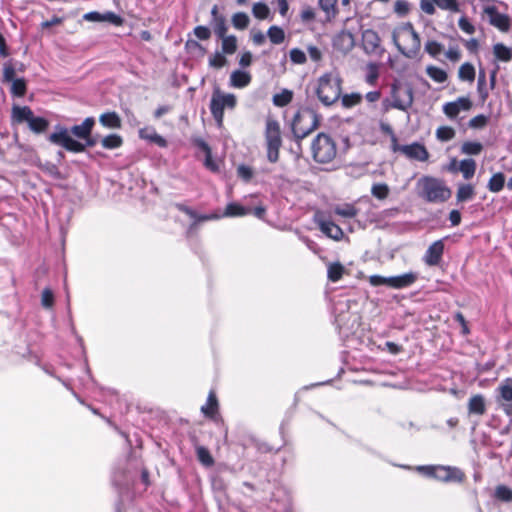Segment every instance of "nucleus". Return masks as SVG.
<instances>
[{"instance_id":"1","label":"nucleus","mask_w":512,"mask_h":512,"mask_svg":"<svg viewBox=\"0 0 512 512\" xmlns=\"http://www.w3.org/2000/svg\"><path fill=\"white\" fill-rule=\"evenodd\" d=\"M392 39L398 51L405 57L414 59L421 49L419 34L411 22L403 23L392 33Z\"/></svg>"},{"instance_id":"2","label":"nucleus","mask_w":512,"mask_h":512,"mask_svg":"<svg viewBox=\"0 0 512 512\" xmlns=\"http://www.w3.org/2000/svg\"><path fill=\"white\" fill-rule=\"evenodd\" d=\"M47 140L54 145L64 148L68 152L82 153L87 147H94L97 144V138L92 136V133L83 140L84 143L75 140L69 135L67 127L60 124L55 126V131L48 135Z\"/></svg>"},{"instance_id":"3","label":"nucleus","mask_w":512,"mask_h":512,"mask_svg":"<svg viewBox=\"0 0 512 512\" xmlns=\"http://www.w3.org/2000/svg\"><path fill=\"white\" fill-rule=\"evenodd\" d=\"M342 79L338 74L327 72L321 75L315 89L319 101L325 106H331L341 97Z\"/></svg>"},{"instance_id":"4","label":"nucleus","mask_w":512,"mask_h":512,"mask_svg":"<svg viewBox=\"0 0 512 512\" xmlns=\"http://www.w3.org/2000/svg\"><path fill=\"white\" fill-rule=\"evenodd\" d=\"M419 196L431 203H442L451 197V189L437 178L424 176L418 181Z\"/></svg>"},{"instance_id":"5","label":"nucleus","mask_w":512,"mask_h":512,"mask_svg":"<svg viewBox=\"0 0 512 512\" xmlns=\"http://www.w3.org/2000/svg\"><path fill=\"white\" fill-rule=\"evenodd\" d=\"M319 125V116L312 109L298 111L292 120V132L297 140H301L314 131Z\"/></svg>"},{"instance_id":"6","label":"nucleus","mask_w":512,"mask_h":512,"mask_svg":"<svg viewBox=\"0 0 512 512\" xmlns=\"http://www.w3.org/2000/svg\"><path fill=\"white\" fill-rule=\"evenodd\" d=\"M265 147L267 160L276 163L279 160V150L282 146L281 128L277 120L268 118L265 127Z\"/></svg>"},{"instance_id":"7","label":"nucleus","mask_w":512,"mask_h":512,"mask_svg":"<svg viewBox=\"0 0 512 512\" xmlns=\"http://www.w3.org/2000/svg\"><path fill=\"white\" fill-rule=\"evenodd\" d=\"M236 104L237 99L234 94L223 93L218 87L214 89L209 108L218 127L223 124L224 109L232 110L236 107Z\"/></svg>"},{"instance_id":"8","label":"nucleus","mask_w":512,"mask_h":512,"mask_svg":"<svg viewBox=\"0 0 512 512\" xmlns=\"http://www.w3.org/2000/svg\"><path fill=\"white\" fill-rule=\"evenodd\" d=\"M312 155L318 163L331 162L337 153L336 144L332 138L325 134L319 133L312 142Z\"/></svg>"},{"instance_id":"9","label":"nucleus","mask_w":512,"mask_h":512,"mask_svg":"<svg viewBox=\"0 0 512 512\" xmlns=\"http://www.w3.org/2000/svg\"><path fill=\"white\" fill-rule=\"evenodd\" d=\"M417 470L427 477L434 478L442 482H462L464 479L463 472L455 467L427 465L418 466Z\"/></svg>"},{"instance_id":"10","label":"nucleus","mask_w":512,"mask_h":512,"mask_svg":"<svg viewBox=\"0 0 512 512\" xmlns=\"http://www.w3.org/2000/svg\"><path fill=\"white\" fill-rule=\"evenodd\" d=\"M418 278L417 273L407 272L401 275L384 277L381 275H371L369 283L372 286L386 285L393 289H404L412 286Z\"/></svg>"},{"instance_id":"11","label":"nucleus","mask_w":512,"mask_h":512,"mask_svg":"<svg viewBox=\"0 0 512 512\" xmlns=\"http://www.w3.org/2000/svg\"><path fill=\"white\" fill-rule=\"evenodd\" d=\"M345 308H348V305L344 302H339L335 306V324L339 334L342 336H348L358 325V317L348 310L345 311Z\"/></svg>"},{"instance_id":"12","label":"nucleus","mask_w":512,"mask_h":512,"mask_svg":"<svg viewBox=\"0 0 512 512\" xmlns=\"http://www.w3.org/2000/svg\"><path fill=\"white\" fill-rule=\"evenodd\" d=\"M391 97L392 108L407 111L413 104V89L408 85L403 86L400 83H393L391 86Z\"/></svg>"},{"instance_id":"13","label":"nucleus","mask_w":512,"mask_h":512,"mask_svg":"<svg viewBox=\"0 0 512 512\" xmlns=\"http://www.w3.org/2000/svg\"><path fill=\"white\" fill-rule=\"evenodd\" d=\"M497 392V403L507 416H512V378L504 379Z\"/></svg>"},{"instance_id":"14","label":"nucleus","mask_w":512,"mask_h":512,"mask_svg":"<svg viewBox=\"0 0 512 512\" xmlns=\"http://www.w3.org/2000/svg\"><path fill=\"white\" fill-rule=\"evenodd\" d=\"M314 222L321 232L331 239L340 240L344 235L342 229L334 222L326 219L323 214H315Z\"/></svg>"},{"instance_id":"15","label":"nucleus","mask_w":512,"mask_h":512,"mask_svg":"<svg viewBox=\"0 0 512 512\" xmlns=\"http://www.w3.org/2000/svg\"><path fill=\"white\" fill-rule=\"evenodd\" d=\"M444 238L434 241L426 250L423 261L428 266H437L442 260L444 253Z\"/></svg>"},{"instance_id":"16","label":"nucleus","mask_w":512,"mask_h":512,"mask_svg":"<svg viewBox=\"0 0 512 512\" xmlns=\"http://www.w3.org/2000/svg\"><path fill=\"white\" fill-rule=\"evenodd\" d=\"M397 148V151H401L405 156H407L410 159L424 162L429 158V153L425 146L418 142L402 146H399L397 144Z\"/></svg>"},{"instance_id":"17","label":"nucleus","mask_w":512,"mask_h":512,"mask_svg":"<svg viewBox=\"0 0 512 512\" xmlns=\"http://www.w3.org/2000/svg\"><path fill=\"white\" fill-rule=\"evenodd\" d=\"M472 106V102L468 97H459L455 101L447 102L443 105L444 114L454 119L461 111H468Z\"/></svg>"},{"instance_id":"18","label":"nucleus","mask_w":512,"mask_h":512,"mask_svg":"<svg viewBox=\"0 0 512 512\" xmlns=\"http://www.w3.org/2000/svg\"><path fill=\"white\" fill-rule=\"evenodd\" d=\"M381 39L373 29H366L362 32V47L366 54H376L380 49Z\"/></svg>"},{"instance_id":"19","label":"nucleus","mask_w":512,"mask_h":512,"mask_svg":"<svg viewBox=\"0 0 512 512\" xmlns=\"http://www.w3.org/2000/svg\"><path fill=\"white\" fill-rule=\"evenodd\" d=\"M486 13L489 15L490 24L499 30L506 32L510 28V20L506 14L499 13L496 7H488Z\"/></svg>"},{"instance_id":"20","label":"nucleus","mask_w":512,"mask_h":512,"mask_svg":"<svg viewBox=\"0 0 512 512\" xmlns=\"http://www.w3.org/2000/svg\"><path fill=\"white\" fill-rule=\"evenodd\" d=\"M95 125L94 117H87L81 124L72 126L69 130V135L72 134L76 138L83 140L87 138L91 133Z\"/></svg>"},{"instance_id":"21","label":"nucleus","mask_w":512,"mask_h":512,"mask_svg":"<svg viewBox=\"0 0 512 512\" xmlns=\"http://www.w3.org/2000/svg\"><path fill=\"white\" fill-rule=\"evenodd\" d=\"M184 211L189 217L194 219V222L189 226L188 233H191L194 229H196L197 224L204 221L210 220H218L221 218L218 213H210V214H198L196 211L189 207L180 208Z\"/></svg>"},{"instance_id":"22","label":"nucleus","mask_w":512,"mask_h":512,"mask_svg":"<svg viewBox=\"0 0 512 512\" xmlns=\"http://www.w3.org/2000/svg\"><path fill=\"white\" fill-rule=\"evenodd\" d=\"M139 137L141 139H145L149 142H152L162 148L167 146V140L163 136L158 134L154 128L140 129Z\"/></svg>"},{"instance_id":"23","label":"nucleus","mask_w":512,"mask_h":512,"mask_svg":"<svg viewBox=\"0 0 512 512\" xmlns=\"http://www.w3.org/2000/svg\"><path fill=\"white\" fill-rule=\"evenodd\" d=\"M251 208L245 207L237 202H230L227 204L224 212L220 214L222 217H242L250 214Z\"/></svg>"},{"instance_id":"24","label":"nucleus","mask_w":512,"mask_h":512,"mask_svg":"<svg viewBox=\"0 0 512 512\" xmlns=\"http://www.w3.org/2000/svg\"><path fill=\"white\" fill-rule=\"evenodd\" d=\"M468 412L474 415H483L486 412L485 398L481 394L473 395L468 402Z\"/></svg>"},{"instance_id":"25","label":"nucleus","mask_w":512,"mask_h":512,"mask_svg":"<svg viewBox=\"0 0 512 512\" xmlns=\"http://www.w3.org/2000/svg\"><path fill=\"white\" fill-rule=\"evenodd\" d=\"M99 122L108 129H120L122 125L119 115L114 111L102 113L99 117Z\"/></svg>"},{"instance_id":"26","label":"nucleus","mask_w":512,"mask_h":512,"mask_svg":"<svg viewBox=\"0 0 512 512\" xmlns=\"http://www.w3.org/2000/svg\"><path fill=\"white\" fill-rule=\"evenodd\" d=\"M475 196V188L470 183H460L457 187L456 201L457 203H464L470 201Z\"/></svg>"},{"instance_id":"27","label":"nucleus","mask_w":512,"mask_h":512,"mask_svg":"<svg viewBox=\"0 0 512 512\" xmlns=\"http://www.w3.org/2000/svg\"><path fill=\"white\" fill-rule=\"evenodd\" d=\"M251 82V75L242 70H235L230 75V85L235 88H244Z\"/></svg>"},{"instance_id":"28","label":"nucleus","mask_w":512,"mask_h":512,"mask_svg":"<svg viewBox=\"0 0 512 512\" xmlns=\"http://www.w3.org/2000/svg\"><path fill=\"white\" fill-rule=\"evenodd\" d=\"M33 115V111L28 106L15 105L12 108V119L17 123L27 122L28 124Z\"/></svg>"},{"instance_id":"29","label":"nucleus","mask_w":512,"mask_h":512,"mask_svg":"<svg viewBox=\"0 0 512 512\" xmlns=\"http://www.w3.org/2000/svg\"><path fill=\"white\" fill-rule=\"evenodd\" d=\"M201 412L208 418H215L218 412V400L213 391L209 393L206 404L201 407Z\"/></svg>"},{"instance_id":"30","label":"nucleus","mask_w":512,"mask_h":512,"mask_svg":"<svg viewBox=\"0 0 512 512\" xmlns=\"http://www.w3.org/2000/svg\"><path fill=\"white\" fill-rule=\"evenodd\" d=\"M506 183V176L503 172L494 173L487 183V189L492 193H498L503 190Z\"/></svg>"},{"instance_id":"31","label":"nucleus","mask_w":512,"mask_h":512,"mask_svg":"<svg viewBox=\"0 0 512 512\" xmlns=\"http://www.w3.org/2000/svg\"><path fill=\"white\" fill-rule=\"evenodd\" d=\"M476 161L472 158H466L459 161V171L463 175L465 180H470L473 178L476 172Z\"/></svg>"},{"instance_id":"32","label":"nucleus","mask_w":512,"mask_h":512,"mask_svg":"<svg viewBox=\"0 0 512 512\" xmlns=\"http://www.w3.org/2000/svg\"><path fill=\"white\" fill-rule=\"evenodd\" d=\"M29 129L35 134L44 133L49 127V121L44 117L32 116L28 123Z\"/></svg>"},{"instance_id":"33","label":"nucleus","mask_w":512,"mask_h":512,"mask_svg":"<svg viewBox=\"0 0 512 512\" xmlns=\"http://www.w3.org/2000/svg\"><path fill=\"white\" fill-rule=\"evenodd\" d=\"M493 53L496 59L502 62H508L512 59V49L503 43H496L493 46Z\"/></svg>"},{"instance_id":"34","label":"nucleus","mask_w":512,"mask_h":512,"mask_svg":"<svg viewBox=\"0 0 512 512\" xmlns=\"http://www.w3.org/2000/svg\"><path fill=\"white\" fill-rule=\"evenodd\" d=\"M252 14L258 20L272 19L270 8L264 2L254 3L252 6Z\"/></svg>"},{"instance_id":"35","label":"nucleus","mask_w":512,"mask_h":512,"mask_svg":"<svg viewBox=\"0 0 512 512\" xmlns=\"http://www.w3.org/2000/svg\"><path fill=\"white\" fill-rule=\"evenodd\" d=\"M427 75L436 83L446 82L448 75L447 72L439 67L429 65L426 68Z\"/></svg>"},{"instance_id":"36","label":"nucleus","mask_w":512,"mask_h":512,"mask_svg":"<svg viewBox=\"0 0 512 512\" xmlns=\"http://www.w3.org/2000/svg\"><path fill=\"white\" fill-rule=\"evenodd\" d=\"M483 150V145L477 141H466L461 145L460 151L462 154L469 156H477Z\"/></svg>"},{"instance_id":"37","label":"nucleus","mask_w":512,"mask_h":512,"mask_svg":"<svg viewBox=\"0 0 512 512\" xmlns=\"http://www.w3.org/2000/svg\"><path fill=\"white\" fill-rule=\"evenodd\" d=\"M222 41L221 48L222 53L227 55H232L237 50V38L234 35H225V37L220 38Z\"/></svg>"},{"instance_id":"38","label":"nucleus","mask_w":512,"mask_h":512,"mask_svg":"<svg viewBox=\"0 0 512 512\" xmlns=\"http://www.w3.org/2000/svg\"><path fill=\"white\" fill-rule=\"evenodd\" d=\"M267 36L270 42L274 45H279L285 40V32L284 30L276 25H272L267 30Z\"/></svg>"},{"instance_id":"39","label":"nucleus","mask_w":512,"mask_h":512,"mask_svg":"<svg viewBox=\"0 0 512 512\" xmlns=\"http://www.w3.org/2000/svg\"><path fill=\"white\" fill-rule=\"evenodd\" d=\"M231 23L235 29L245 30L250 24V18L244 12H237L232 15Z\"/></svg>"},{"instance_id":"40","label":"nucleus","mask_w":512,"mask_h":512,"mask_svg":"<svg viewBox=\"0 0 512 512\" xmlns=\"http://www.w3.org/2000/svg\"><path fill=\"white\" fill-rule=\"evenodd\" d=\"M458 76L462 81L473 82L475 79L474 66L469 62L463 63L459 68Z\"/></svg>"},{"instance_id":"41","label":"nucleus","mask_w":512,"mask_h":512,"mask_svg":"<svg viewBox=\"0 0 512 512\" xmlns=\"http://www.w3.org/2000/svg\"><path fill=\"white\" fill-rule=\"evenodd\" d=\"M293 93L288 89H283L280 93L273 96V104L277 107H284L292 101Z\"/></svg>"},{"instance_id":"42","label":"nucleus","mask_w":512,"mask_h":512,"mask_svg":"<svg viewBox=\"0 0 512 512\" xmlns=\"http://www.w3.org/2000/svg\"><path fill=\"white\" fill-rule=\"evenodd\" d=\"M122 143V137L118 134L107 135L101 140L102 147L109 150L119 148Z\"/></svg>"},{"instance_id":"43","label":"nucleus","mask_w":512,"mask_h":512,"mask_svg":"<svg viewBox=\"0 0 512 512\" xmlns=\"http://www.w3.org/2000/svg\"><path fill=\"white\" fill-rule=\"evenodd\" d=\"M344 267L339 262L331 263L328 266L327 277L331 282H337L341 279Z\"/></svg>"},{"instance_id":"44","label":"nucleus","mask_w":512,"mask_h":512,"mask_svg":"<svg viewBox=\"0 0 512 512\" xmlns=\"http://www.w3.org/2000/svg\"><path fill=\"white\" fill-rule=\"evenodd\" d=\"M334 213L343 218H353L357 215L358 209L352 204H344L336 206Z\"/></svg>"},{"instance_id":"45","label":"nucleus","mask_w":512,"mask_h":512,"mask_svg":"<svg viewBox=\"0 0 512 512\" xmlns=\"http://www.w3.org/2000/svg\"><path fill=\"white\" fill-rule=\"evenodd\" d=\"M340 99L342 106L344 108L349 109L361 103L362 95L360 93L354 92L350 94L341 95Z\"/></svg>"},{"instance_id":"46","label":"nucleus","mask_w":512,"mask_h":512,"mask_svg":"<svg viewBox=\"0 0 512 512\" xmlns=\"http://www.w3.org/2000/svg\"><path fill=\"white\" fill-rule=\"evenodd\" d=\"M494 497L502 502H512V489L506 485H498L495 488Z\"/></svg>"},{"instance_id":"47","label":"nucleus","mask_w":512,"mask_h":512,"mask_svg":"<svg viewBox=\"0 0 512 512\" xmlns=\"http://www.w3.org/2000/svg\"><path fill=\"white\" fill-rule=\"evenodd\" d=\"M211 26L214 31V34L218 38L225 37L227 30H228V26H227L225 17H219L215 21H211Z\"/></svg>"},{"instance_id":"48","label":"nucleus","mask_w":512,"mask_h":512,"mask_svg":"<svg viewBox=\"0 0 512 512\" xmlns=\"http://www.w3.org/2000/svg\"><path fill=\"white\" fill-rule=\"evenodd\" d=\"M237 177L245 183H249L254 177V170L246 164L238 165L236 169Z\"/></svg>"},{"instance_id":"49","label":"nucleus","mask_w":512,"mask_h":512,"mask_svg":"<svg viewBox=\"0 0 512 512\" xmlns=\"http://www.w3.org/2000/svg\"><path fill=\"white\" fill-rule=\"evenodd\" d=\"M436 137L442 142H447L455 137V130L450 126H440L436 130Z\"/></svg>"},{"instance_id":"50","label":"nucleus","mask_w":512,"mask_h":512,"mask_svg":"<svg viewBox=\"0 0 512 512\" xmlns=\"http://www.w3.org/2000/svg\"><path fill=\"white\" fill-rule=\"evenodd\" d=\"M371 194L375 198H377L379 200H383V199L387 198L389 195V187L385 183H375V184H373V186L371 188Z\"/></svg>"},{"instance_id":"51","label":"nucleus","mask_w":512,"mask_h":512,"mask_svg":"<svg viewBox=\"0 0 512 512\" xmlns=\"http://www.w3.org/2000/svg\"><path fill=\"white\" fill-rule=\"evenodd\" d=\"M196 454H197V458L198 460L205 466L209 467V466H212L214 464V459L213 457L211 456L210 452L208 451L207 448L203 447V446H199L197 447L196 449Z\"/></svg>"},{"instance_id":"52","label":"nucleus","mask_w":512,"mask_h":512,"mask_svg":"<svg viewBox=\"0 0 512 512\" xmlns=\"http://www.w3.org/2000/svg\"><path fill=\"white\" fill-rule=\"evenodd\" d=\"M11 94L16 97H23L26 94L27 87L24 78H18L11 82Z\"/></svg>"},{"instance_id":"53","label":"nucleus","mask_w":512,"mask_h":512,"mask_svg":"<svg viewBox=\"0 0 512 512\" xmlns=\"http://www.w3.org/2000/svg\"><path fill=\"white\" fill-rule=\"evenodd\" d=\"M424 49L425 52L428 53L431 57L437 58L438 55L443 51L444 46L435 40H429L425 43Z\"/></svg>"},{"instance_id":"54","label":"nucleus","mask_w":512,"mask_h":512,"mask_svg":"<svg viewBox=\"0 0 512 512\" xmlns=\"http://www.w3.org/2000/svg\"><path fill=\"white\" fill-rule=\"evenodd\" d=\"M477 91L482 101H485L488 97V89L486 88V74L484 71H480L477 81Z\"/></svg>"},{"instance_id":"55","label":"nucleus","mask_w":512,"mask_h":512,"mask_svg":"<svg viewBox=\"0 0 512 512\" xmlns=\"http://www.w3.org/2000/svg\"><path fill=\"white\" fill-rule=\"evenodd\" d=\"M379 77V68L376 63H369L367 65L366 82L374 85Z\"/></svg>"},{"instance_id":"56","label":"nucleus","mask_w":512,"mask_h":512,"mask_svg":"<svg viewBox=\"0 0 512 512\" xmlns=\"http://www.w3.org/2000/svg\"><path fill=\"white\" fill-rule=\"evenodd\" d=\"M227 64V59L223 55V53L215 52L212 56L209 57V65L213 68H222Z\"/></svg>"},{"instance_id":"57","label":"nucleus","mask_w":512,"mask_h":512,"mask_svg":"<svg viewBox=\"0 0 512 512\" xmlns=\"http://www.w3.org/2000/svg\"><path fill=\"white\" fill-rule=\"evenodd\" d=\"M394 12L404 17L410 12V3L407 0H397L394 4Z\"/></svg>"},{"instance_id":"58","label":"nucleus","mask_w":512,"mask_h":512,"mask_svg":"<svg viewBox=\"0 0 512 512\" xmlns=\"http://www.w3.org/2000/svg\"><path fill=\"white\" fill-rule=\"evenodd\" d=\"M290 60L294 64H304L307 61L306 54L299 48H293L289 52Z\"/></svg>"},{"instance_id":"59","label":"nucleus","mask_w":512,"mask_h":512,"mask_svg":"<svg viewBox=\"0 0 512 512\" xmlns=\"http://www.w3.org/2000/svg\"><path fill=\"white\" fill-rule=\"evenodd\" d=\"M54 304V294L50 288H45L41 295V305L44 308H52Z\"/></svg>"},{"instance_id":"60","label":"nucleus","mask_w":512,"mask_h":512,"mask_svg":"<svg viewBox=\"0 0 512 512\" xmlns=\"http://www.w3.org/2000/svg\"><path fill=\"white\" fill-rule=\"evenodd\" d=\"M3 80L5 82H12L15 79V67L12 65L11 61L4 63L3 67Z\"/></svg>"},{"instance_id":"61","label":"nucleus","mask_w":512,"mask_h":512,"mask_svg":"<svg viewBox=\"0 0 512 512\" xmlns=\"http://www.w3.org/2000/svg\"><path fill=\"white\" fill-rule=\"evenodd\" d=\"M487 122H488V117L483 114H479V115L473 117L472 119H470L469 127L473 128V129H481L486 126Z\"/></svg>"},{"instance_id":"62","label":"nucleus","mask_w":512,"mask_h":512,"mask_svg":"<svg viewBox=\"0 0 512 512\" xmlns=\"http://www.w3.org/2000/svg\"><path fill=\"white\" fill-rule=\"evenodd\" d=\"M194 35L202 41L208 40L211 37V30L207 26H196L193 30Z\"/></svg>"},{"instance_id":"63","label":"nucleus","mask_w":512,"mask_h":512,"mask_svg":"<svg viewBox=\"0 0 512 512\" xmlns=\"http://www.w3.org/2000/svg\"><path fill=\"white\" fill-rule=\"evenodd\" d=\"M104 21H107L116 26H120L123 23L122 17L111 11L103 13V22Z\"/></svg>"},{"instance_id":"64","label":"nucleus","mask_w":512,"mask_h":512,"mask_svg":"<svg viewBox=\"0 0 512 512\" xmlns=\"http://www.w3.org/2000/svg\"><path fill=\"white\" fill-rule=\"evenodd\" d=\"M420 8L427 15H434L436 13V4L432 0H421Z\"/></svg>"}]
</instances>
